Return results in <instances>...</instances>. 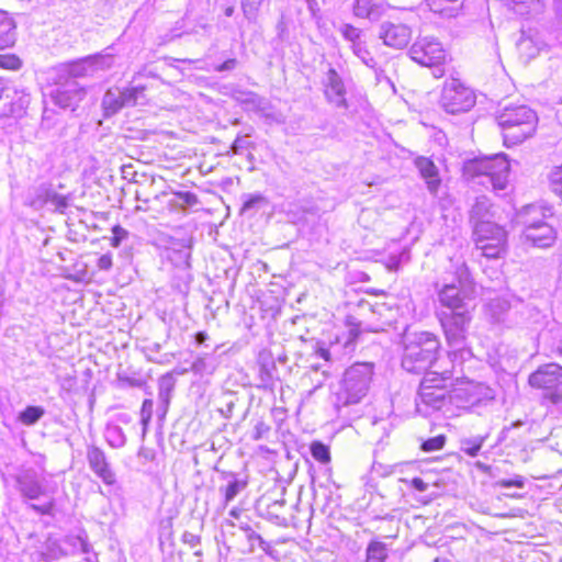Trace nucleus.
<instances>
[{"label":"nucleus","instance_id":"obj_18","mask_svg":"<svg viewBox=\"0 0 562 562\" xmlns=\"http://www.w3.org/2000/svg\"><path fill=\"white\" fill-rule=\"evenodd\" d=\"M437 379L435 375H424L420 385H419V398L420 403L429 406L434 409H439L443 406L447 400L448 393L450 392L445 389H434L435 386H431V382H434Z\"/></svg>","mask_w":562,"mask_h":562},{"label":"nucleus","instance_id":"obj_11","mask_svg":"<svg viewBox=\"0 0 562 562\" xmlns=\"http://www.w3.org/2000/svg\"><path fill=\"white\" fill-rule=\"evenodd\" d=\"M18 488L21 495L27 499H37L41 496H48V501L42 505L33 504L31 507L42 514L48 515L54 508L53 490L45 487L36 477L33 471H25L16 477Z\"/></svg>","mask_w":562,"mask_h":562},{"label":"nucleus","instance_id":"obj_56","mask_svg":"<svg viewBox=\"0 0 562 562\" xmlns=\"http://www.w3.org/2000/svg\"><path fill=\"white\" fill-rule=\"evenodd\" d=\"M76 541H78V542H79V544H80V550H81V552H82V553H87V552L89 551V549H88V543H87V541H86L83 538H81V537H77V538H76Z\"/></svg>","mask_w":562,"mask_h":562},{"label":"nucleus","instance_id":"obj_52","mask_svg":"<svg viewBox=\"0 0 562 562\" xmlns=\"http://www.w3.org/2000/svg\"><path fill=\"white\" fill-rule=\"evenodd\" d=\"M411 484L415 490L419 492H425L428 488V484L420 477H414Z\"/></svg>","mask_w":562,"mask_h":562},{"label":"nucleus","instance_id":"obj_51","mask_svg":"<svg viewBox=\"0 0 562 562\" xmlns=\"http://www.w3.org/2000/svg\"><path fill=\"white\" fill-rule=\"evenodd\" d=\"M177 196L182 204H193L196 201L195 195L189 192L178 193Z\"/></svg>","mask_w":562,"mask_h":562},{"label":"nucleus","instance_id":"obj_53","mask_svg":"<svg viewBox=\"0 0 562 562\" xmlns=\"http://www.w3.org/2000/svg\"><path fill=\"white\" fill-rule=\"evenodd\" d=\"M237 61L236 59H227L226 61H224L223 64H221L220 66L216 67V70L217 71H227V70H232L235 68Z\"/></svg>","mask_w":562,"mask_h":562},{"label":"nucleus","instance_id":"obj_42","mask_svg":"<svg viewBox=\"0 0 562 562\" xmlns=\"http://www.w3.org/2000/svg\"><path fill=\"white\" fill-rule=\"evenodd\" d=\"M47 201L55 206V209L59 212H64V210L68 206V202L66 196L60 195L58 193H49L47 195Z\"/></svg>","mask_w":562,"mask_h":562},{"label":"nucleus","instance_id":"obj_35","mask_svg":"<svg viewBox=\"0 0 562 562\" xmlns=\"http://www.w3.org/2000/svg\"><path fill=\"white\" fill-rule=\"evenodd\" d=\"M106 440L112 447H122L126 439L121 427L111 426L106 429Z\"/></svg>","mask_w":562,"mask_h":562},{"label":"nucleus","instance_id":"obj_20","mask_svg":"<svg viewBox=\"0 0 562 562\" xmlns=\"http://www.w3.org/2000/svg\"><path fill=\"white\" fill-rule=\"evenodd\" d=\"M390 5L384 0H355L353 14L361 19L378 21L384 16Z\"/></svg>","mask_w":562,"mask_h":562},{"label":"nucleus","instance_id":"obj_7","mask_svg":"<svg viewBox=\"0 0 562 562\" xmlns=\"http://www.w3.org/2000/svg\"><path fill=\"white\" fill-rule=\"evenodd\" d=\"M411 58L423 67L435 68L434 76L441 78L443 70L440 68L447 59V52L442 44L432 36L418 37L409 48Z\"/></svg>","mask_w":562,"mask_h":562},{"label":"nucleus","instance_id":"obj_46","mask_svg":"<svg viewBox=\"0 0 562 562\" xmlns=\"http://www.w3.org/2000/svg\"><path fill=\"white\" fill-rule=\"evenodd\" d=\"M497 485H499L501 487H524L525 485V481L521 476H516L515 479H510V480H506V479H503V480H499L497 482Z\"/></svg>","mask_w":562,"mask_h":562},{"label":"nucleus","instance_id":"obj_29","mask_svg":"<svg viewBox=\"0 0 562 562\" xmlns=\"http://www.w3.org/2000/svg\"><path fill=\"white\" fill-rule=\"evenodd\" d=\"M517 48L519 52L520 58L525 61H529L535 58L539 54L538 46L533 43L531 38L522 37L517 43Z\"/></svg>","mask_w":562,"mask_h":562},{"label":"nucleus","instance_id":"obj_30","mask_svg":"<svg viewBox=\"0 0 562 562\" xmlns=\"http://www.w3.org/2000/svg\"><path fill=\"white\" fill-rule=\"evenodd\" d=\"M120 95H122V105L123 106H132L137 104V101L140 97L144 95L143 87H132L120 90Z\"/></svg>","mask_w":562,"mask_h":562},{"label":"nucleus","instance_id":"obj_1","mask_svg":"<svg viewBox=\"0 0 562 562\" xmlns=\"http://www.w3.org/2000/svg\"><path fill=\"white\" fill-rule=\"evenodd\" d=\"M439 338L430 331L405 333L403 336L402 367L407 372L420 373L438 359Z\"/></svg>","mask_w":562,"mask_h":562},{"label":"nucleus","instance_id":"obj_47","mask_svg":"<svg viewBox=\"0 0 562 562\" xmlns=\"http://www.w3.org/2000/svg\"><path fill=\"white\" fill-rule=\"evenodd\" d=\"M263 0H244L243 9L245 14H255Z\"/></svg>","mask_w":562,"mask_h":562},{"label":"nucleus","instance_id":"obj_6","mask_svg":"<svg viewBox=\"0 0 562 562\" xmlns=\"http://www.w3.org/2000/svg\"><path fill=\"white\" fill-rule=\"evenodd\" d=\"M474 241L486 258H499L507 249V232L492 221H481L474 225Z\"/></svg>","mask_w":562,"mask_h":562},{"label":"nucleus","instance_id":"obj_50","mask_svg":"<svg viewBox=\"0 0 562 562\" xmlns=\"http://www.w3.org/2000/svg\"><path fill=\"white\" fill-rule=\"evenodd\" d=\"M100 270H109L112 267V257L110 254H104L98 259L97 263Z\"/></svg>","mask_w":562,"mask_h":562},{"label":"nucleus","instance_id":"obj_40","mask_svg":"<svg viewBox=\"0 0 562 562\" xmlns=\"http://www.w3.org/2000/svg\"><path fill=\"white\" fill-rule=\"evenodd\" d=\"M93 60V70H105L113 66V57L111 55L90 56Z\"/></svg>","mask_w":562,"mask_h":562},{"label":"nucleus","instance_id":"obj_38","mask_svg":"<svg viewBox=\"0 0 562 562\" xmlns=\"http://www.w3.org/2000/svg\"><path fill=\"white\" fill-rule=\"evenodd\" d=\"M550 183L552 191L562 198V165L551 171Z\"/></svg>","mask_w":562,"mask_h":562},{"label":"nucleus","instance_id":"obj_19","mask_svg":"<svg viewBox=\"0 0 562 562\" xmlns=\"http://www.w3.org/2000/svg\"><path fill=\"white\" fill-rule=\"evenodd\" d=\"M87 458L90 469L103 481L106 485L115 483V474L110 469L104 452L97 448L91 447L88 449Z\"/></svg>","mask_w":562,"mask_h":562},{"label":"nucleus","instance_id":"obj_31","mask_svg":"<svg viewBox=\"0 0 562 562\" xmlns=\"http://www.w3.org/2000/svg\"><path fill=\"white\" fill-rule=\"evenodd\" d=\"M385 546L381 542H371L367 548V562H384L386 559Z\"/></svg>","mask_w":562,"mask_h":562},{"label":"nucleus","instance_id":"obj_4","mask_svg":"<svg viewBox=\"0 0 562 562\" xmlns=\"http://www.w3.org/2000/svg\"><path fill=\"white\" fill-rule=\"evenodd\" d=\"M373 376V364L358 362L349 367L340 381L337 401L344 406L358 404L367 396Z\"/></svg>","mask_w":562,"mask_h":562},{"label":"nucleus","instance_id":"obj_34","mask_svg":"<svg viewBox=\"0 0 562 562\" xmlns=\"http://www.w3.org/2000/svg\"><path fill=\"white\" fill-rule=\"evenodd\" d=\"M353 54L359 57L363 64L368 67L373 68L375 65L374 58L371 56L370 52L367 49L364 42L360 41L357 44L351 45Z\"/></svg>","mask_w":562,"mask_h":562},{"label":"nucleus","instance_id":"obj_55","mask_svg":"<svg viewBox=\"0 0 562 562\" xmlns=\"http://www.w3.org/2000/svg\"><path fill=\"white\" fill-rule=\"evenodd\" d=\"M316 356H318L319 358L326 360V361H330V351L326 348H318L316 350Z\"/></svg>","mask_w":562,"mask_h":562},{"label":"nucleus","instance_id":"obj_23","mask_svg":"<svg viewBox=\"0 0 562 562\" xmlns=\"http://www.w3.org/2000/svg\"><path fill=\"white\" fill-rule=\"evenodd\" d=\"M226 484L220 487V493L224 497V504L228 505L234 498L246 488L247 481L238 477L234 473L224 474Z\"/></svg>","mask_w":562,"mask_h":562},{"label":"nucleus","instance_id":"obj_24","mask_svg":"<svg viewBox=\"0 0 562 562\" xmlns=\"http://www.w3.org/2000/svg\"><path fill=\"white\" fill-rule=\"evenodd\" d=\"M15 23L5 11L0 10V49L11 47L15 43Z\"/></svg>","mask_w":562,"mask_h":562},{"label":"nucleus","instance_id":"obj_39","mask_svg":"<svg viewBox=\"0 0 562 562\" xmlns=\"http://www.w3.org/2000/svg\"><path fill=\"white\" fill-rule=\"evenodd\" d=\"M445 442H446V437L442 435H439V436H436V437H432V438L426 440L422 445V449L426 452L437 451V450H440L443 448Z\"/></svg>","mask_w":562,"mask_h":562},{"label":"nucleus","instance_id":"obj_12","mask_svg":"<svg viewBox=\"0 0 562 562\" xmlns=\"http://www.w3.org/2000/svg\"><path fill=\"white\" fill-rule=\"evenodd\" d=\"M55 105L64 110L75 111L86 97V90L76 80L58 82L49 93Z\"/></svg>","mask_w":562,"mask_h":562},{"label":"nucleus","instance_id":"obj_45","mask_svg":"<svg viewBox=\"0 0 562 562\" xmlns=\"http://www.w3.org/2000/svg\"><path fill=\"white\" fill-rule=\"evenodd\" d=\"M112 234H113V237H112L111 245L113 247H119L121 241L127 237V231L120 225H115L112 228Z\"/></svg>","mask_w":562,"mask_h":562},{"label":"nucleus","instance_id":"obj_59","mask_svg":"<svg viewBox=\"0 0 562 562\" xmlns=\"http://www.w3.org/2000/svg\"><path fill=\"white\" fill-rule=\"evenodd\" d=\"M557 352L562 358V339L560 340V342L557 347Z\"/></svg>","mask_w":562,"mask_h":562},{"label":"nucleus","instance_id":"obj_58","mask_svg":"<svg viewBox=\"0 0 562 562\" xmlns=\"http://www.w3.org/2000/svg\"><path fill=\"white\" fill-rule=\"evenodd\" d=\"M233 13H234V8L233 7L226 8V10H225V15L226 16H231Z\"/></svg>","mask_w":562,"mask_h":562},{"label":"nucleus","instance_id":"obj_57","mask_svg":"<svg viewBox=\"0 0 562 562\" xmlns=\"http://www.w3.org/2000/svg\"><path fill=\"white\" fill-rule=\"evenodd\" d=\"M207 339V335L204 331H199L195 335V340L198 344H203Z\"/></svg>","mask_w":562,"mask_h":562},{"label":"nucleus","instance_id":"obj_28","mask_svg":"<svg viewBox=\"0 0 562 562\" xmlns=\"http://www.w3.org/2000/svg\"><path fill=\"white\" fill-rule=\"evenodd\" d=\"M45 414L41 406H27L18 415V420L24 426L35 425Z\"/></svg>","mask_w":562,"mask_h":562},{"label":"nucleus","instance_id":"obj_32","mask_svg":"<svg viewBox=\"0 0 562 562\" xmlns=\"http://www.w3.org/2000/svg\"><path fill=\"white\" fill-rule=\"evenodd\" d=\"M425 375H435L437 379L436 381L431 382V386H435L434 389H445L447 390L448 381L451 380V369L450 368H443L440 372L437 370L427 371Z\"/></svg>","mask_w":562,"mask_h":562},{"label":"nucleus","instance_id":"obj_48","mask_svg":"<svg viewBox=\"0 0 562 562\" xmlns=\"http://www.w3.org/2000/svg\"><path fill=\"white\" fill-rule=\"evenodd\" d=\"M261 201H263V196L260 194L247 195L243 203L241 211L246 212L247 210L255 207Z\"/></svg>","mask_w":562,"mask_h":562},{"label":"nucleus","instance_id":"obj_17","mask_svg":"<svg viewBox=\"0 0 562 562\" xmlns=\"http://www.w3.org/2000/svg\"><path fill=\"white\" fill-rule=\"evenodd\" d=\"M236 99L247 105H250L251 110L261 113L262 116H265L267 120H270L271 122L278 124L284 122L283 115L280 112L274 111L268 100L259 97L254 92H239V94L236 95Z\"/></svg>","mask_w":562,"mask_h":562},{"label":"nucleus","instance_id":"obj_10","mask_svg":"<svg viewBox=\"0 0 562 562\" xmlns=\"http://www.w3.org/2000/svg\"><path fill=\"white\" fill-rule=\"evenodd\" d=\"M471 321L472 315L468 308L439 314V322L450 347L461 348L464 345Z\"/></svg>","mask_w":562,"mask_h":562},{"label":"nucleus","instance_id":"obj_22","mask_svg":"<svg viewBox=\"0 0 562 562\" xmlns=\"http://www.w3.org/2000/svg\"><path fill=\"white\" fill-rule=\"evenodd\" d=\"M93 60L90 57L60 66V77L80 78L93 75Z\"/></svg>","mask_w":562,"mask_h":562},{"label":"nucleus","instance_id":"obj_2","mask_svg":"<svg viewBox=\"0 0 562 562\" xmlns=\"http://www.w3.org/2000/svg\"><path fill=\"white\" fill-rule=\"evenodd\" d=\"M510 165L504 154L491 157H481L469 160L463 166V176L468 180L477 179L485 187L493 190H504L508 183Z\"/></svg>","mask_w":562,"mask_h":562},{"label":"nucleus","instance_id":"obj_60","mask_svg":"<svg viewBox=\"0 0 562 562\" xmlns=\"http://www.w3.org/2000/svg\"><path fill=\"white\" fill-rule=\"evenodd\" d=\"M452 356L454 357V356H456V353H454V352H453V353H449V355H448V358H451Z\"/></svg>","mask_w":562,"mask_h":562},{"label":"nucleus","instance_id":"obj_49","mask_svg":"<svg viewBox=\"0 0 562 562\" xmlns=\"http://www.w3.org/2000/svg\"><path fill=\"white\" fill-rule=\"evenodd\" d=\"M249 145L250 143L246 140L244 137H237L233 143L231 149L233 154L238 155L241 153L243 149L247 148Z\"/></svg>","mask_w":562,"mask_h":562},{"label":"nucleus","instance_id":"obj_36","mask_svg":"<svg viewBox=\"0 0 562 562\" xmlns=\"http://www.w3.org/2000/svg\"><path fill=\"white\" fill-rule=\"evenodd\" d=\"M484 442V437H475L473 439H465L462 441V450L470 457L477 456Z\"/></svg>","mask_w":562,"mask_h":562},{"label":"nucleus","instance_id":"obj_16","mask_svg":"<svg viewBox=\"0 0 562 562\" xmlns=\"http://www.w3.org/2000/svg\"><path fill=\"white\" fill-rule=\"evenodd\" d=\"M325 97L328 102L337 108H347L346 88L342 78L334 68H329L326 72L325 81Z\"/></svg>","mask_w":562,"mask_h":562},{"label":"nucleus","instance_id":"obj_15","mask_svg":"<svg viewBox=\"0 0 562 562\" xmlns=\"http://www.w3.org/2000/svg\"><path fill=\"white\" fill-rule=\"evenodd\" d=\"M490 392V389L484 384L474 383L472 381H461L450 391V398L475 404L481 402L484 397H491Z\"/></svg>","mask_w":562,"mask_h":562},{"label":"nucleus","instance_id":"obj_5","mask_svg":"<svg viewBox=\"0 0 562 562\" xmlns=\"http://www.w3.org/2000/svg\"><path fill=\"white\" fill-rule=\"evenodd\" d=\"M542 216L541 209L536 205H527L518 213L517 222L524 226L521 238L526 244L546 248L554 243L555 232Z\"/></svg>","mask_w":562,"mask_h":562},{"label":"nucleus","instance_id":"obj_13","mask_svg":"<svg viewBox=\"0 0 562 562\" xmlns=\"http://www.w3.org/2000/svg\"><path fill=\"white\" fill-rule=\"evenodd\" d=\"M530 386L542 390H552L562 385V366L551 362L540 366L529 375Z\"/></svg>","mask_w":562,"mask_h":562},{"label":"nucleus","instance_id":"obj_21","mask_svg":"<svg viewBox=\"0 0 562 562\" xmlns=\"http://www.w3.org/2000/svg\"><path fill=\"white\" fill-rule=\"evenodd\" d=\"M415 166L419 170L420 176L425 179L428 190L431 193H436L440 186V178L435 164L426 157H418L415 160Z\"/></svg>","mask_w":562,"mask_h":562},{"label":"nucleus","instance_id":"obj_54","mask_svg":"<svg viewBox=\"0 0 562 562\" xmlns=\"http://www.w3.org/2000/svg\"><path fill=\"white\" fill-rule=\"evenodd\" d=\"M183 541L189 543L191 547H194L200 543V538L191 532H184Z\"/></svg>","mask_w":562,"mask_h":562},{"label":"nucleus","instance_id":"obj_14","mask_svg":"<svg viewBox=\"0 0 562 562\" xmlns=\"http://www.w3.org/2000/svg\"><path fill=\"white\" fill-rule=\"evenodd\" d=\"M379 37L384 45L394 49H402L412 40V30L403 23L383 22L380 26Z\"/></svg>","mask_w":562,"mask_h":562},{"label":"nucleus","instance_id":"obj_27","mask_svg":"<svg viewBox=\"0 0 562 562\" xmlns=\"http://www.w3.org/2000/svg\"><path fill=\"white\" fill-rule=\"evenodd\" d=\"M122 95H120V89H109L102 100V106L104 109L105 115H112L120 111L122 105Z\"/></svg>","mask_w":562,"mask_h":562},{"label":"nucleus","instance_id":"obj_8","mask_svg":"<svg viewBox=\"0 0 562 562\" xmlns=\"http://www.w3.org/2000/svg\"><path fill=\"white\" fill-rule=\"evenodd\" d=\"M474 295L475 285L465 270L461 271L457 282L445 284L438 292L439 302L451 312L467 308L468 301H471Z\"/></svg>","mask_w":562,"mask_h":562},{"label":"nucleus","instance_id":"obj_37","mask_svg":"<svg viewBox=\"0 0 562 562\" xmlns=\"http://www.w3.org/2000/svg\"><path fill=\"white\" fill-rule=\"evenodd\" d=\"M340 33L347 41L351 43V45H355L357 42L361 41V31L351 24H344L340 29Z\"/></svg>","mask_w":562,"mask_h":562},{"label":"nucleus","instance_id":"obj_43","mask_svg":"<svg viewBox=\"0 0 562 562\" xmlns=\"http://www.w3.org/2000/svg\"><path fill=\"white\" fill-rule=\"evenodd\" d=\"M0 67L5 69H19L21 61L14 55H0Z\"/></svg>","mask_w":562,"mask_h":562},{"label":"nucleus","instance_id":"obj_25","mask_svg":"<svg viewBox=\"0 0 562 562\" xmlns=\"http://www.w3.org/2000/svg\"><path fill=\"white\" fill-rule=\"evenodd\" d=\"M429 9L443 18L457 16L462 8V0H426Z\"/></svg>","mask_w":562,"mask_h":562},{"label":"nucleus","instance_id":"obj_33","mask_svg":"<svg viewBox=\"0 0 562 562\" xmlns=\"http://www.w3.org/2000/svg\"><path fill=\"white\" fill-rule=\"evenodd\" d=\"M311 453L315 460L322 463H328L330 461L329 448L321 441L312 442Z\"/></svg>","mask_w":562,"mask_h":562},{"label":"nucleus","instance_id":"obj_3","mask_svg":"<svg viewBox=\"0 0 562 562\" xmlns=\"http://www.w3.org/2000/svg\"><path fill=\"white\" fill-rule=\"evenodd\" d=\"M506 145H517L536 132L537 114L527 105H507L496 116Z\"/></svg>","mask_w":562,"mask_h":562},{"label":"nucleus","instance_id":"obj_26","mask_svg":"<svg viewBox=\"0 0 562 562\" xmlns=\"http://www.w3.org/2000/svg\"><path fill=\"white\" fill-rule=\"evenodd\" d=\"M492 209L493 205L488 198L485 195L479 196L472 206L471 218L474 220L475 223H480L481 221H490L488 216L494 215Z\"/></svg>","mask_w":562,"mask_h":562},{"label":"nucleus","instance_id":"obj_41","mask_svg":"<svg viewBox=\"0 0 562 562\" xmlns=\"http://www.w3.org/2000/svg\"><path fill=\"white\" fill-rule=\"evenodd\" d=\"M153 406H154V403L149 398H147L143 402L142 409H140V418H142V424H143L144 428L147 427L148 423L151 419Z\"/></svg>","mask_w":562,"mask_h":562},{"label":"nucleus","instance_id":"obj_44","mask_svg":"<svg viewBox=\"0 0 562 562\" xmlns=\"http://www.w3.org/2000/svg\"><path fill=\"white\" fill-rule=\"evenodd\" d=\"M270 431V427L262 420H258L254 427L252 439L260 440Z\"/></svg>","mask_w":562,"mask_h":562},{"label":"nucleus","instance_id":"obj_9","mask_svg":"<svg viewBox=\"0 0 562 562\" xmlns=\"http://www.w3.org/2000/svg\"><path fill=\"white\" fill-rule=\"evenodd\" d=\"M440 103L448 113L467 112L475 104V95L460 80L451 78L443 85Z\"/></svg>","mask_w":562,"mask_h":562}]
</instances>
